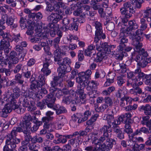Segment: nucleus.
Masks as SVG:
<instances>
[{
  "label": "nucleus",
  "mask_w": 151,
  "mask_h": 151,
  "mask_svg": "<svg viewBox=\"0 0 151 151\" xmlns=\"http://www.w3.org/2000/svg\"><path fill=\"white\" fill-rule=\"evenodd\" d=\"M71 19L68 17L64 18L62 21V24H63L61 27V30L64 31H66V29L69 26V24L71 22Z\"/></svg>",
  "instance_id": "nucleus-28"
},
{
  "label": "nucleus",
  "mask_w": 151,
  "mask_h": 151,
  "mask_svg": "<svg viewBox=\"0 0 151 151\" xmlns=\"http://www.w3.org/2000/svg\"><path fill=\"white\" fill-rule=\"evenodd\" d=\"M91 112L89 110H87L85 111L84 113V116L81 118V120H79L80 122H83L86 120L91 115Z\"/></svg>",
  "instance_id": "nucleus-41"
},
{
  "label": "nucleus",
  "mask_w": 151,
  "mask_h": 151,
  "mask_svg": "<svg viewBox=\"0 0 151 151\" xmlns=\"http://www.w3.org/2000/svg\"><path fill=\"white\" fill-rule=\"evenodd\" d=\"M99 116L98 114H95L93 115L90 119L87 121L86 124L88 126H92L93 123L96 120L97 118Z\"/></svg>",
  "instance_id": "nucleus-36"
},
{
  "label": "nucleus",
  "mask_w": 151,
  "mask_h": 151,
  "mask_svg": "<svg viewBox=\"0 0 151 151\" xmlns=\"http://www.w3.org/2000/svg\"><path fill=\"white\" fill-rule=\"evenodd\" d=\"M88 94L91 100L93 101L94 98H96V90L89 91Z\"/></svg>",
  "instance_id": "nucleus-61"
},
{
  "label": "nucleus",
  "mask_w": 151,
  "mask_h": 151,
  "mask_svg": "<svg viewBox=\"0 0 151 151\" xmlns=\"http://www.w3.org/2000/svg\"><path fill=\"white\" fill-rule=\"evenodd\" d=\"M135 35L133 33L132 36H130V38L131 39L133 42L132 44L135 46V48L139 49L142 46V43L140 42L143 40V32L140 29H138L136 32Z\"/></svg>",
  "instance_id": "nucleus-6"
},
{
  "label": "nucleus",
  "mask_w": 151,
  "mask_h": 151,
  "mask_svg": "<svg viewBox=\"0 0 151 151\" xmlns=\"http://www.w3.org/2000/svg\"><path fill=\"white\" fill-rule=\"evenodd\" d=\"M140 27L142 30H144L147 27L146 20L143 18L140 19Z\"/></svg>",
  "instance_id": "nucleus-59"
},
{
  "label": "nucleus",
  "mask_w": 151,
  "mask_h": 151,
  "mask_svg": "<svg viewBox=\"0 0 151 151\" xmlns=\"http://www.w3.org/2000/svg\"><path fill=\"white\" fill-rule=\"evenodd\" d=\"M104 102L107 106H111L113 104V102L112 99L109 97H105L104 99Z\"/></svg>",
  "instance_id": "nucleus-62"
},
{
  "label": "nucleus",
  "mask_w": 151,
  "mask_h": 151,
  "mask_svg": "<svg viewBox=\"0 0 151 151\" xmlns=\"http://www.w3.org/2000/svg\"><path fill=\"white\" fill-rule=\"evenodd\" d=\"M8 82L5 77L2 78L1 75L0 74V84H2L4 87L8 86Z\"/></svg>",
  "instance_id": "nucleus-51"
},
{
  "label": "nucleus",
  "mask_w": 151,
  "mask_h": 151,
  "mask_svg": "<svg viewBox=\"0 0 151 151\" xmlns=\"http://www.w3.org/2000/svg\"><path fill=\"white\" fill-rule=\"evenodd\" d=\"M38 36L42 39H45L49 36V32L47 30L44 31L43 32L39 33Z\"/></svg>",
  "instance_id": "nucleus-50"
},
{
  "label": "nucleus",
  "mask_w": 151,
  "mask_h": 151,
  "mask_svg": "<svg viewBox=\"0 0 151 151\" xmlns=\"http://www.w3.org/2000/svg\"><path fill=\"white\" fill-rule=\"evenodd\" d=\"M8 136V139L6 141V145L3 148V151H17L15 150L16 144L20 142V139L16 137L11 136L9 134Z\"/></svg>",
  "instance_id": "nucleus-4"
},
{
  "label": "nucleus",
  "mask_w": 151,
  "mask_h": 151,
  "mask_svg": "<svg viewBox=\"0 0 151 151\" xmlns=\"http://www.w3.org/2000/svg\"><path fill=\"white\" fill-rule=\"evenodd\" d=\"M71 62V60L69 58H65L63 59L62 62H61V63L58 64L59 65H61V66L58 68V69L65 73L70 72L71 70V68L70 66Z\"/></svg>",
  "instance_id": "nucleus-11"
},
{
  "label": "nucleus",
  "mask_w": 151,
  "mask_h": 151,
  "mask_svg": "<svg viewBox=\"0 0 151 151\" xmlns=\"http://www.w3.org/2000/svg\"><path fill=\"white\" fill-rule=\"evenodd\" d=\"M112 127L109 125H104L100 129V132L106 137H109L111 135L112 129Z\"/></svg>",
  "instance_id": "nucleus-21"
},
{
  "label": "nucleus",
  "mask_w": 151,
  "mask_h": 151,
  "mask_svg": "<svg viewBox=\"0 0 151 151\" xmlns=\"http://www.w3.org/2000/svg\"><path fill=\"white\" fill-rule=\"evenodd\" d=\"M88 83H86L91 89H92V91H95L94 87H96L97 85V83L96 82L93 81H92L90 82L88 81Z\"/></svg>",
  "instance_id": "nucleus-57"
},
{
  "label": "nucleus",
  "mask_w": 151,
  "mask_h": 151,
  "mask_svg": "<svg viewBox=\"0 0 151 151\" xmlns=\"http://www.w3.org/2000/svg\"><path fill=\"white\" fill-rule=\"evenodd\" d=\"M60 14V13H59L58 12V13L57 12L55 13L53 23H57L59 21L62 19L63 16L59 14Z\"/></svg>",
  "instance_id": "nucleus-53"
},
{
  "label": "nucleus",
  "mask_w": 151,
  "mask_h": 151,
  "mask_svg": "<svg viewBox=\"0 0 151 151\" xmlns=\"http://www.w3.org/2000/svg\"><path fill=\"white\" fill-rule=\"evenodd\" d=\"M8 15L6 14H2L0 19V27L3 29H5V27L4 25L7 19Z\"/></svg>",
  "instance_id": "nucleus-39"
},
{
  "label": "nucleus",
  "mask_w": 151,
  "mask_h": 151,
  "mask_svg": "<svg viewBox=\"0 0 151 151\" xmlns=\"http://www.w3.org/2000/svg\"><path fill=\"white\" fill-rule=\"evenodd\" d=\"M91 74L90 70H87L85 72H82L78 77L77 78L79 79V82H84L86 83H88V79Z\"/></svg>",
  "instance_id": "nucleus-18"
},
{
  "label": "nucleus",
  "mask_w": 151,
  "mask_h": 151,
  "mask_svg": "<svg viewBox=\"0 0 151 151\" xmlns=\"http://www.w3.org/2000/svg\"><path fill=\"white\" fill-rule=\"evenodd\" d=\"M11 39L9 37L7 38L4 39V40H2L0 42V50H3V48L9 47L10 46V42H12Z\"/></svg>",
  "instance_id": "nucleus-29"
},
{
  "label": "nucleus",
  "mask_w": 151,
  "mask_h": 151,
  "mask_svg": "<svg viewBox=\"0 0 151 151\" xmlns=\"http://www.w3.org/2000/svg\"><path fill=\"white\" fill-rule=\"evenodd\" d=\"M57 88L55 87H50L49 93L47 95V97L45 100L46 101V104L47 107L50 108H52L56 100L55 96V92L57 91Z\"/></svg>",
  "instance_id": "nucleus-9"
},
{
  "label": "nucleus",
  "mask_w": 151,
  "mask_h": 151,
  "mask_svg": "<svg viewBox=\"0 0 151 151\" xmlns=\"http://www.w3.org/2000/svg\"><path fill=\"white\" fill-rule=\"evenodd\" d=\"M9 58L12 60L13 63L17 64L19 62V60L17 58V53L15 51H12L11 52Z\"/></svg>",
  "instance_id": "nucleus-32"
},
{
  "label": "nucleus",
  "mask_w": 151,
  "mask_h": 151,
  "mask_svg": "<svg viewBox=\"0 0 151 151\" xmlns=\"http://www.w3.org/2000/svg\"><path fill=\"white\" fill-rule=\"evenodd\" d=\"M76 81L80 84L79 86H78V89L77 90L76 92L77 93H79L80 96V98H76L75 100H73L72 101L73 103L74 104L75 103V105L76 106L80 102H81V100H80V99H82L83 100L85 98V94H84V89L86 85L85 82L81 81L79 82V79L78 78H76Z\"/></svg>",
  "instance_id": "nucleus-8"
},
{
  "label": "nucleus",
  "mask_w": 151,
  "mask_h": 151,
  "mask_svg": "<svg viewBox=\"0 0 151 151\" xmlns=\"http://www.w3.org/2000/svg\"><path fill=\"white\" fill-rule=\"evenodd\" d=\"M22 66V64H19L15 66L12 71L15 74L19 73L21 70H23Z\"/></svg>",
  "instance_id": "nucleus-56"
},
{
  "label": "nucleus",
  "mask_w": 151,
  "mask_h": 151,
  "mask_svg": "<svg viewBox=\"0 0 151 151\" xmlns=\"http://www.w3.org/2000/svg\"><path fill=\"white\" fill-rule=\"evenodd\" d=\"M144 2V0H131V2H127L125 3H128L134 8H140L141 6V4Z\"/></svg>",
  "instance_id": "nucleus-24"
},
{
  "label": "nucleus",
  "mask_w": 151,
  "mask_h": 151,
  "mask_svg": "<svg viewBox=\"0 0 151 151\" xmlns=\"http://www.w3.org/2000/svg\"><path fill=\"white\" fill-rule=\"evenodd\" d=\"M37 83H32L31 84L29 88V92L34 93L35 95L36 93L39 92L40 89L41 87Z\"/></svg>",
  "instance_id": "nucleus-25"
},
{
  "label": "nucleus",
  "mask_w": 151,
  "mask_h": 151,
  "mask_svg": "<svg viewBox=\"0 0 151 151\" xmlns=\"http://www.w3.org/2000/svg\"><path fill=\"white\" fill-rule=\"evenodd\" d=\"M52 108L56 111V114L58 115L66 113L67 112L66 109L63 106H60L58 108L57 107H55L53 106Z\"/></svg>",
  "instance_id": "nucleus-34"
},
{
  "label": "nucleus",
  "mask_w": 151,
  "mask_h": 151,
  "mask_svg": "<svg viewBox=\"0 0 151 151\" xmlns=\"http://www.w3.org/2000/svg\"><path fill=\"white\" fill-rule=\"evenodd\" d=\"M41 120L42 123H44L43 128L48 129V131L50 132H52V123L50 122L52 120L46 116L43 117Z\"/></svg>",
  "instance_id": "nucleus-22"
},
{
  "label": "nucleus",
  "mask_w": 151,
  "mask_h": 151,
  "mask_svg": "<svg viewBox=\"0 0 151 151\" xmlns=\"http://www.w3.org/2000/svg\"><path fill=\"white\" fill-rule=\"evenodd\" d=\"M37 83L41 87L45 84V79L44 75H40L38 76Z\"/></svg>",
  "instance_id": "nucleus-45"
},
{
  "label": "nucleus",
  "mask_w": 151,
  "mask_h": 151,
  "mask_svg": "<svg viewBox=\"0 0 151 151\" xmlns=\"http://www.w3.org/2000/svg\"><path fill=\"white\" fill-rule=\"evenodd\" d=\"M98 134L93 133H90L88 135V141H92V143L96 144L98 142Z\"/></svg>",
  "instance_id": "nucleus-31"
},
{
  "label": "nucleus",
  "mask_w": 151,
  "mask_h": 151,
  "mask_svg": "<svg viewBox=\"0 0 151 151\" xmlns=\"http://www.w3.org/2000/svg\"><path fill=\"white\" fill-rule=\"evenodd\" d=\"M146 58H144L140 62L137 63V65L142 68H144L146 67L148 63V61H147V60H146Z\"/></svg>",
  "instance_id": "nucleus-55"
},
{
  "label": "nucleus",
  "mask_w": 151,
  "mask_h": 151,
  "mask_svg": "<svg viewBox=\"0 0 151 151\" xmlns=\"http://www.w3.org/2000/svg\"><path fill=\"white\" fill-rule=\"evenodd\" d=\"M13 41L16 43H19L22 40V37L20 36V34H18L14 36L13 39Z\"/></svg>",
  "instance_id": "nucleus-64"
},
{
  "label": "nucleus",
  "mask_w": 151,
  "mask_h": 151,
  "mask_svg": "<svg viewBox=\"0 0 151 151\" xmlns=\"http://www.w3.org/2000/svg\"><path fill=\"white\" fill-rule=\"evenodd\" d=\"M101 42V40L100 39L94 37V40L93 43L89 46L87 49L92 51L93 50L96 46V49L98 51L100 50V43Z\"/></svg>",
  "instance_id": "nucleus-19"
},
{
  "label": "nucleus",
  "mask_w": 151,
  "mask_h": 151,
  "mask_svg": "<svg viewBox=\"0 0 151 151\" xmlns=\"http://www.w3.org/2000/svg\"><path fill=\"white\" fill-rule=\"evenodd\" d=\"M46 103L45 100L44 99L41 102L39 101L37 102L36 105L37 107H39L41 109H42L46 107L45 105H47V104Z\"/></svg>",
  "instance_id": "nucleus-60"
},
{
  "label": "nucleus",
  "mask_w": 151,
  "mask_h": 151,
  "mask_svg": "<svg viewBox=\"0 0 151 151\" xmlns=\"http://www.w3.org/2000/svg\"><path fill=\"white\" fill-rule=\"evenodd\" d=\"M128 23L129 26L126 29L122 28L119 35V36L126 39L128 41V37L132 36L133 34L132 30H135L138 28V25L134 21H130Z\"/></svg>",
  "instance_id": "nucleus-3"
},
{
  "label": "nucleus",
  "mask_w": 151,
  "mask_h": 151,
  "mask_svg": "<svg viewBox=\"0 0 151 151\" xmlns=\"http://www.w3.org/2000/svg\"><path fill=\"white\" fill-rule=\"evenodd\" d=\"M30 129L29 130V132L28 133H24L26 135L24 136V140L22 142V144L28 145L30 139L32 142H33V137H32L31 135H29V134L30 133Z\"/></svg>",
  "instance_id": "nucleus-37"
},
{
  "label": "nucleus",
  "mask_w": 151,
  "mask_h": 151,
  "mask_svg": "<svg viewBox=\"0 0 151 151\" xmlns=\"http://www.w3.org/2000/svg\"><path fill=\"white\" fill-rule=\"evenodd\" d=\"M111 112L112 114L105 115L104 117V119L106 120L108 125L112 126L115 125L117 123H119V122L114 119L113 111H112Z\"/></svg>",
  "instance_id": "nucleus-17"
},
{
  "label": "nucleus",
  "mask_w": 151,
  "mask_h": 151,
  "mask_svg": "<svg viewBox=\"0 0 151 151\" xmlns=\"http://www.w3.org/2000/svg\"><path fill=\"white\" fill-rule=\"evenodd\" d=\"M116 144V140L111 138L107 139L106 141L104 142L101 146L104 151H109L113 147V145Z\"/></svg>",
  "instance_id": "nucleus-15"
},
{
  "label": "nucleus",
  "mask_w": 151,
  "mask_h": 151,
  "mask_svg": "<svg viewBox=\"0 0 151 151\" xmlns=\"http://www.w3.org/2000/svg\"><path fill=\"white\" fill-rule=\"evenodd\" d=\"M82 116L81 114L80 113H78L76 114V115L74 114L72 116V120L74 121V122H76L77 121L78 123H80L81 122H80L79 121L80 120H81Z\"/></svg>",
  "instance_id": "nucleus-54"
},
{
  "label": "nucleus",
  "mask_w": 151,
  "mask_h": 151,
  "mask_svg": "<svg viewBox=\"0 0 151 151\" xmlns=\"http://www.w3.org/2000/svg\"><path fill=\"white\" fill-rule=\"evenodd\" d=\"M12 111V109L9 104L5 105L1 111H0V116L4 118H6L8 116V114Z\"/></svg>",
  "instance_id": "nucleus-23"
},
{
  "label": "nucleus",
  "mask_w": 151,
  "mask_h": 151,
  "mask_svg": "<svg viewBox=\"0 0 151 151\" xmlns=\"http://www.w3.org/2000/svg\"><path fill=\"white\" fill-rule=\"evenodd\" d=\"M14 19L12 17H8L6 22L8 26H10L11 28L13 29L16 28L17 27V24L14 23Z\"/></svg>",
  "instance_id": "nucleus-35"
},
{
  "label": "nucleus",
  "mask_w": 151,
  "mask_h": 151,
  "mask_svg": "<svg viewBox=\"0 0 151 151\" xmlns=\"http://www.w3.org/2000/svg\"><path fill=\"white\" fill-rule=\"evenodd\" d=\"M96 55V57L95 58L94 61L96 63L101 62L103 59H106V53L105 52L101 50L99 51Z\"/></svg>",
  "instance_id": "nucleus-26"
},
{
  "label": "nucleus",
  "mask_w": 151,
  "mask_h": 151,
  "mask_svg": "<svg viewBox=\"0 0 151 151\" xmlns=\"http://www.w3.org/2000/svg\"><path fill=\"white\" fill-rule=\"evenodd\" d=\"M46 5V11L51 12L53 11L58 12L55 0H49L45 1Z\"/></svg>",
  "instance_id": "nucleus-16"
},
{
  "label": "nucleus",
  "mask_w": 151,
  "mask_h": 151,
  "mask_svg": "<svg viewBox=\"0 0 151 151\" xmlns=\"http://www.w3.org/2000/svg\"><path fill=\"white\" fill-rule=\"evenodd\" d=\"M33 142L38 143H42L44 141V139L42 137H38L37 136H35L33 137Z\"/></svg>",
  "instance_id": "nucleus-58"
},
{
  "label": "nucleus",
  "mask_w": 151,
  "mask_h": 151,
  "mask_svg": "<svg viewBox=\"0 0 151 151\" xmlns=\"http://www.w3.org/2000/svg\"><path fill=\"white\" fill-rule=\"evenodd\" d=\"M29 150L30 151H34L35 150H37L39 148L38 145L35 142H32L31 143H29L28 145Z\"/></svg>",
  "instance_id": "nucleus-43"
},
{
  "label": "nucleus",
  "mask_w": 151,
  "mask_h": 151,
  "mask_svg": "<svg viewBox=\"0 0 151 151\" xmlns=\"http://www.w3.org/2000/svg\"><path fill=\"white\" fill-rule=\"evenodd\" d=\"M141 109L144 111V113L146 115L151 114V106L149 104L142 106Z\"/></svg>",
  "instance_id": "nucleus-44"
},
{
  "label": "nucleus",
  "mask_w": 151,
  "mask_h": 151,
  "mask_svg": "<svg viewBox=\"0 0 151 151\" xmlns=\"http://www.w3.org/2000/svg\"><path fill=\"white\" fill-rule=\"evenodd\" d=\"M10 106H11V109H12H12L15 110L18 113H19L20 112V109L19 108V106L16 104H9Z\"/></svg>",
  "instance_id": "nucleus-63"
},
{
  "label": "nucleus",
  "mask_w": 151,
  "mask_h": 151,
  "mask_svg": "<svg viewBox=\"0 0 151 151\" xmlns=\"http://www.w3.org/2000/svg\"><path fill=\"white\" fill-rule=\"evenodd\" d=\"M16 50L19 52V56L20 58H24L26 54V51L23 49L22 46L19 45H17L15 48Z\"/></svg>",
  "instance_id": "nucleus-33"
},
{
  "label": "nucleus",
  "mask_w": 151,
  "mask_h": 151,
  "mask_svg": "<svg viewBox=\"0 0 151 151\" xmlns=\"http://www.w3.org/2000/svg\"><path fill=\"white\" fill-rule=\"evenodd\" d=\"M147 75H146L144 73L142 72L140 68L135 70L134 72H130L128 73L127 74V77L129 79H135L137 82L143 80L145 78L146 79L145 81H146V77Z\"/></svg>",
  "instance_id": "nucleus-7"
},
{
  "label": "nucleus",
  "mask_w": 151,
  "mask_h": 151,
  "mask_svg": "<svg viewBox=\"0 0 151 151\" xmlns=\"http://www.w3.org/2000/svg\"><path fill=\"white\" fill-rule=\"evenodd\" d=\"M135 139H136V137H134V136L132 135V139L129 140L128 142L129 144L128 145L129 146L132 148L135 147V146L136 147H137L138 145L136 143Z\"/></svg>",
  "instance_id": "nucleus-48"
},
{
  "label": "nucleus",
  "mask_w": 151,
  "mask_h": 151,
  "mask_svg": "<svg viewBox=\"0 0 151 151\" xmlns=\"http://www.w3.org/2000/svg\"><path fill=\"white\" fill-rule=\"evenodd\" d=\"M54 47L55 49L54 51V61L57 62L58 64H61V61L62 59V55L65 54L62 52L58 44H54Z\"/></svg>",
  "instance_id": "nucleus-14"
},
{
  "label": "nucleus",
  "mask_w": 151,
  "mask_h": 151,
  "mask_svg": "<svg viewBox=\"0 0 151 151\" xmlns=\"http://www.w3.org/2000/svg\"><path fill=\"white\" fill-rule=\"evenodd\" d=\"M137 51L139 52L138 54H133L132 55V58L133 60H135L137 63L145 58H146L148 54L146 51L143 48L137 49L136 48Z\"/></svg>",
  "instance_id": "nucleus-10"
},
{
  "label": "nucleus",
  "mask_w": 151,
  "mask_h": 151,
  "mask_svg": "<svg viewBox=\"0 0 151 151\" xmlns=\"http://www.w3.org/2000/svg\"><path fill=\"white\" fill-rule=\"evenodd\" d=\"M73 22L70 24L69 26L66 29V31L70 30H73L75 31H77L78 29V26L77 25V24L74 21L75 19L73 18Z\"/></svg>",
  "instance_id": "nucleus-40"
},
{
  "label": "nucleus",
  "mask_w": 151,
  "mask_h": 151,
  "mask_svg": "<svg viewBox=\"0 0 151 151\" xmlns=\"http://www.w3.org/2000/svg\"><path fill=\"white\" fill-rule=\"evenodd\" d=\"M94 25L96 29L94 37L100 39H105L106 35L105 33L103 32L101 24L99 22L96 21L94 22Z\"/></svg>",
  "instance_id": "nucleus-12"
},
{
  "label": "nucleus",
  "mask_w": 151,
  "mask_h": 151,
  "mask_svg": "<svg viewBox=\"0 0 151 151\" xmlns=\"http://www.w3.org/2000/svg\"><path fill=\"white\" fill-rule=\"evenodd\" d=\"M115 76V73H109L106 76L107 81L105 82L104 85L106 86H109L111 83L114 82V78Z\"/></svg>",
  "instance_id": "nucleus-30"
},
{
  "label": "nucleus",
  "mask_w": 151,
  "mask_h": 151,
  "mask_svg": "<svg viewBox=\"0 0 151 151\" xmlns=\"http://www.w3.org/2000/svg\"><path fill=\"white\" fill-rule=\"evenodd\" d=\"M132 100V99L131 97L127 96H124L120 99L119 103V105L121 107H123L128 104H130Z\"/></svg>",
  "instance_id": "nucleus-27"
},
{
  "label": "nucleus",
  "mask_w": 151,
  "mask_h": 151,
  "mask_svg": "<svg viewBox=\"0 0 151 151\" xmlns=\"http://www.w3.org/2000/svg\"><path fill=\"white\" fill-rule=\"evenodd\" d=\"M132 114L129 113H127L124 115H121L119 118L118 119L120 122H123V121L126 119H130L132 117Z\"/></svg>",
  "instance_id": "nucleus-42"
},
{
  "label": "nucleus",
  "mask_w": 151,
  "mask_h": 151,
  "mask_svg": "<svg viewBox=\"0 0 151 151\" xmlns=\"http://www.w3.org/2000/svg\"><path fill=\"white\" fill-rule=\"evenodd\" d=\"M23 120L19 124V127H14L9 134V135L14 137H16L18 132H23L27 134L29 132L31 127L30 121L33 122L35 116H31L28 113L26 114L23 117Z\"/></svg>",
  "instance_id": "nucleus-1"
},
{
  "label": "nucleus",
  "mask_w": 151,
  "mask_h": 151,
  "mask_svg": "<svg viewBox=\"0 0 151 151\" xmlns=\"http://www.w3.org/2000/svg\"><path fill=\"white\" fill-rule=\"evenodd\" d=\"M55 2L57 7V8L58 11V13H62V12L61 10L60 9V6L61 7L63 6V7H65L64 3L62 1H57L56 0H55Z\"/></svg>",
  "instance_id": "nucleus-52"
},
{
  "label": "nucleus",
  "mask_w": 151,
  "mask_h": 151,
  "mask_svg": "<svg viewBox=\"0 0 151 151\" xmlns=\"http://www.w3.org/2000/svg\"><path fill=\"white\" fill-rule=\"evenodd\" d=\"M13 93L10 97V101L12 103L15 104L16 101L15 99H17L20 96V89L17 86H16L13 89Z\"/></svg>",
  "instance_id": "nucleus-20"
},
{
  "label": "nucleus",
  "mask_w": 151,
  "mask_h": 151,
  "mask_svg": "<svg viewBox=\"0 0 151 151\" xmlns=\"http://www.w3.org/2000/svg\"><path fill=\"white\" fill-rule=\"evenodd\" d=\"M119 45L118 47L116 50L113 52V54L115 55L116 59L121 60L124 56V53H125L123 50L126 46L125 44L127 43L128 41L119 36Z\"/></svg>",
  "instance_id": "nucleus-5"
},
{
  "label": "nucleus",
  "mask_w": 151,
  "mask_h": 151,
  "mask_svg": "<svg viewBox=\"0 0 151 151\" xmlns=\"http://www.w3.org/2000/svg\"><path fill=\"white\" fill-rule=\"evenodd\" d=\"M35 15V13H30L28 15V19L31 22L29 23H31L32 24V23L33 24L35 23V22H37Z\"/></svg>",
  "instance_id": "nucleus-49"
},
{
  "label": "nucleus",
  "mask_w": 151,
  "mask_h": 151,
  "mask_svg": "<svg viewBox=\"0 0 151 151\" xmlns=\"http://www.w3.org/2000/svg\"><path fill=\"white\" fill-rule=\"evenodd\" d=\"M104 25L106 26V28L109 31L113 30L115 28L114 24L112 22H106L104 23Z\"/></svg>",
  "instance_id": "nucleus-47"
},
{
  "label": "nucleus",
  "mask_w": 151,
  "mask_h": 151,
  "mask_svg": "<svg viewBox=\"0 0 151 151\" xmlns=\"http://www.w3.org/2000/svg\"><path fill=\"white\" fill-rule=\"evenodd\" d=\"M16 74L15 76L14 80L19 84L22 85L24 82V81L21 79L22 78V74L19 73Z\"/></svg>",
  "instance_id": "nucleus-46"
},
{
  "label": "nucleus",
  "mask_w": 151,
  "mask_h": 151,
  "mask_svg": "<svg viewBox=\"0 0 151 151\" xmlns=\"http://www.w3.org/2000/svg\"><path fill=\"white\" fill-rule=\"evenodd\" d=\"M101 41L100 43V50L104 52H105L107 54V52H109V46L108 45V43L106 42H104L101 44Z\"/></svg>",
  "instance_id": "nucleus-38"
},
{
  "label": "nucleus",
  "mask_w": 151,
  "mask_h": 151,
  "mask_svg": "<svg viewBox=\"0 0 151 151\" xmlns=\"http://www.w3.org/2000/svg\"><path fill=\"white\" fill-rule=\"evenodd\" d=\"M58 76H54L53 81L51 82V87H55V86H57L58 84L59 86L61 85V82L63 80V77L65 75L66 73L62 72L59 69H58Z\"/></svg>",
  "instance_id": "nucleus-13"
},
{
  "label": "nucleus",
  "mask_w": 151,
  "mask_h": 151,
  "mask_svg": "<svg viewBox=\"0 0 151 151\" xmlns=\"http://www.w3.org/2000/svg\"><path fill=\"white\" fill-rule=\"evenodd\" d=\"M120 11L121 14L124 16L121 18V22L125 25H126V24L128 21V19L131 17L132 14L134 12V9L128 3H124V6L120 9Z\"/></svg>",
  "instance_id": "nucleus-2"
}]
</instances>
